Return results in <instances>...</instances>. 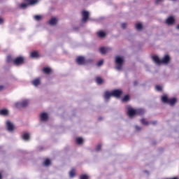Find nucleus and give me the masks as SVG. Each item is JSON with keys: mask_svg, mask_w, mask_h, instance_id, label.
Listing matches in <instances>:
<instances>
[{"mask_svg": "<svg viewBox=\"0 0 179 179\" xmlns=\"http://www.w3.org/2000/svg\"><path fill=\"white\" fill-rule=\"evenodd\" d=\"M152 58L157 65H167L171 61V57L169 55H165L162 59L157 55H154Z\"/></svg>", "mask_w": 179, "mask_h": 179, "instance_id": "obj_1", "label": "nucleus"}, {"mask_svg": "<svg viewBox=\"0 0 179 179\" xmlns=\"http://www.w3.org/2000/svg\"><path fill=\"white\" fill-rule=\"evenodd\" d=\"M92 62H93L92 59H86L83 56H78L76 59L77 65H87L88 64H92Z\"/></svg>", "mask_w": 179, "mask_h": 179, "instance_id": "obj_2", "label": "nucleus"}, {"mask_svg": "<svg viewBox=\"0 0 179 179\" xmlns=\"http://www.w3.org/2000/svg\"><path fill=\"white\" fill-rule=\"evenodd\" d=\"M162 103H165V104H169V106H174L176 103H177V98L173 97L169 99L166 96H163L162 97Z\"/></svg>", "mask_w": 179, "mask_h": 179, "instance_id": "obj_3", "label": "nucleus"}, {"mask_svg": "<svg viewBox=\"0 0 179 179\" xmlns=\"http://www.w3.org/2000/svg\"><path fill=\"white\" fill-rule=\"evenodd\" d=\"M116 66L115 67L117 71H121L124 65V58L117 56L115 57Z\"/></svg>", "mask_w": 179, "mask_h": 179, "instance_id": "obj_4", "label": "nucleus"}, {"mask_svg": "<svg viewBox=\"0 0 179 179\" xmlns=\"http://www.w3.org/2000/svg\"><path fill=\"white\" fill-rule=\"evenodd\" d=\"M24 64V57L22 56L17 57L13 60V65L15 66H20L21 65Z\"/></svg>", "mask_w": 179, "mask_h": 179, "instance_id": "obj_5", "label": "nucleus"}, {"mask_svg": "<svg viewBox=\"0 0 179 179\" xmlns=\"http://www.w3.org/2000/svg\"><path fill=\"white\" fill-rule=\"evenodd\" d=\"M29 100H24L22 102L15 103V107L16 108H24V107L29 106Z\"/></svg>", "mask_w": 179, "mask_h": 179, "instance_id": "obj_6", "label": "nucleus"}, {"mask_svg": "<svg viewBox=\"0 0 179 179\" xmlns=\"http://www.w3.org/2000/svg\"><path fill=\"white\" fill-rule=\"evenodd\" d=\"M89 11L83 10L82 11V22L83 23H86L89 20Z\"/></svg>", "mask_w": 179, "mask_h": 179, "instance_id": "obj_7", "label": "nucleus"}, {"mask_svg": "<svg viewBox=\"0 0 179 179\" xmlns=\"http://www.w3.org/2000/svg\"><path fill=\"white\" fill-rule=\"evenodd\" d=\"M6 126L7 128V130L9 131V132H13L15 131V125L10 121L7 120L6 122Z\"/></svg>", "mask_w": 179, "mask_h": 179, "instance_id": "obj_8", "label": "nucleus"}, {"mask_svg": "<svg viewBox=\"0 0 179 179\" xmlns=\"http://www.w3.org/2000/svg\"><path fill=\"white\" fill-rule=\"evenodd\" d=\"M42 72L45 75H51V73H52V69L50 67H43L42 69Z\"/></svg>", "mask_w": 179, "mask_h": 179, "instance_id": "obj_9", "label": "nucleus"}, {"mask_svg": "<svg viewBox=\"0 0 179 179\" xmlns=\"http://www.w3.org/2000/svg\"><path fill=\"white\" fill-rule=\"evenodd\" d=\"M31 85L37 87V86H40V85H41V80L40 78H35L31 81Z\"/></svg>", "mask_w": 179, "mask_h": 179, "instance_id": "obj_10", "label": "nucleus"}, {"mask_svg": "<svg viewBox=\"0 0 179 179\" xmlns=\"http://www.w3.org/2000/svg\"><path fill=\"white\" fill-rule=\"evenodd\" d=\"M111 97H113V93H110L108 91H106L103 95V99L105 101H108V100H110Z\"/></svg>", "mask_w": 179, "mask_h": 179, "instance_id": "obj_11", "label": "nucleus"}, {"mask_svg": "<svg viewBox=\"0 0 179 179\" xmlns=\"http://www.w3.org/2000/svg\"><path fill=\"white\" fill-rule=\"evenodd\" d=\"M166 23L169 25L174 24L176 23V19L173 16H170L166 19Z\"/></svg>", "mask_w": 179, "mask_h": 179, "instance_id": "obj_12", "label": "nucleus"}, {"mask_svg": "<svg viewBox=\"0 0 179 179\" xmlns=\"http://www.w3.org/2000/svg\"><path fill=\"white\" fill-rule=\"evenodd\" d=\"M127 114L129 117H134V115H136V109L134 110L132 108H129L127 110Z\"/></svg>", "mask_w": 179, "mask_h": 179, "instance_id": "obj_13", "label": "nucleus"}, {"mask_svg": "<svg viewBox=\"0 0 179 179\" xmlns=\"http://www.w3.org/2000/svg\"><path fill=\"white\" fill-rule=\"evenodd\" d=\"M122 94V90H114L112 92V96L113 97H121V95Z\"/></svg>", "mask_w": 179, "mask_h": 179, "instance_id": "obj_14", "label": "nucleus"}, {"mask_svg": "<svg viewBox=\"0 0 179 179\" xmlns=\"http://www.w3.org/2000/svg\"><path fill=\"white\" fill-rule=\"evenodd\" d=\"M31 58H40L41 55L40 53H38V51L34 50L30 54Z\"/></svg>", "mask_w": 179, "mask_h": 179, "instance_id": "obj_15", "label": "nucleus"}, {"mask_svg": "<svg viewBox=\"0 0 179 179\" xmlns=\"http://www.w3.org/2000/svg\"><path fill=\"white\" fill-rule=\"evenodd\" d=\"M41 121H47L48 120V114L47 113H42L40 115Z\"/></svg>", "mask_w": 179, "mask_h": 179, "instance_id": "obj_16", "label": "nucleus"}, {"mask_svg": "<svg viewBox=\"0 0 179 179\" xmlns=\"http://www.w3.org/2000/svg\"><path fill=\"white\" fill-rule=\"evenodd\" d=\"M58 23V20L56 17H52L49 20V24H50L52 26H55Z\"/></svg>", "mask_w": 179, "mask_h": 179, "instance_id": "obj_17", "label": "nucleus"}, {"mask_svg": "<svg viewBox=\"0 0 179 179\" xmlns=\"http://www.w3.org/2000/svg\"><path fill=\"white\" fill-rule=\"evenodd\" d=\"M145 114V109H136V115H143Z\"/></svg>", "mask_w": 179, "mask_h": 179, "instance_id": "obj_18", "label": "nucleus"}, {"mask_svg": "<svg viewBox=\"0 0 179 179\" xmlns=\"http://www.w3.org/2000/svg\"><path fill=\"white\" fill-rule=\"evenodd\" d=\"M0 115H3L6 117V115H9V110L7 109H1L0 110Z\"/></svg>", "mask_w": 179, "mask_h": 179, "instance_id": "obj_19", "label": "nucleus"}, {"mask_svg": "<svg viewBox=\"0 0 179 179\" xmlns=\"http://www.w3.org/2000/svg\"><path fill=\"white\" fill-rule=\"evenodd\" d=\"M95 82L97 83V85H103V82H104V80L101 77L97 76L95 79Z\"/></svg>", "mask_w": 179, "mask_h": 179, "instance_id": "obj_20", "label": "nucleus"}, {"mask_svg": "<svg viewBox=\"0 0 179 179\" xmlns=\"http://www.w3.org/2000/svg\"><path fill=\"white\" fill-rule=\"evenodd\" d=\"M29 5H34V4H29V2L22 3L20 4V9H26Z\"/></svg>", "mask_w": 179, "mask_h": 179, "instance_id": "obj_21", "label": "nucleus"}, {"mask_svg": "<svg viewBox=\"0 0 179 179\" xmlns=\"http://www.w3.org/2000/svg\"><path fill=\"white\" fill-rule=\"evenodd\" d=\"M22 138L24 141H29L30 139V134H29V133H25L22 136Z\"/></svg>", "mask_w": 179, "mask_h": 179, "instance_id": "obj_22", "label": "nucleus"}, {"mask_svg": "<svg viewBox=\"0 0 179 179\" xmlns=\"http://www.w3.org/2000/svg\"><path fill=\"white\" fill-rule=\"evenodd\" d=\"M97 36L100 38H103V37H106V32L103 31H99V32H97Z\"/></svg>", "mask_w": 179, "mask_h": 179, "instance_id": "obj_23", "label": "nucleus"}, {"mask_svg": "<svg viewBox=\"0 0 179 179\" xmlns=\"http://www.w3.org/2000/svg\"><path fill=\"white\" fill-rule=\"evenodd\" d=\"M26 2H29V5H36L38 3V0H24Z\"/></svg>", "mask_w": 179, "mask_h": 179, "instance_id": "obj_24", "label": "nucleus"}, {"mask_svg": "<svg viewBox=\"0 0 179 179\" xmlns=\"http://www.w3.org/2000/svg\"><path fill=\"white\" fill-rule=\"evenodd\" d=\"M129 100H130V97H129V95H128V94L125 95L122 99V101H123L124 103H126L127 101H129Z\"/></svg>", "mask_w": 179, "mask_h": 179, "instance_id": "obj_25", "label": "nucleus"}, {"mask_svg": "<svg viewBox=\"0 0 179 179\" xmlns=\"http://www.w3.org/2000/svg\"><path fill=\"white\" fill-rule=\"evenodd\" d=\"M69 176L71 178H73L75 176H76V172L75 171V169H71L69 172Z\"/></svg>", "mask_w": 179, "mask_h": 179, "instance_id": "obj_26", "label": "nucleus"}, {"mask_svg": "<svg viewBox=\"0 0 179 179\" xmlns=\"http://www.w3.org/2000/svg\"><path fill=\"white\" fill-rule=\"evenodd\" d=\"M99 52H101V54H107V48H104V47H101L99 48Z\"/></svg>", "mask_w": 179, "mask_h": 179, "instance_id": "obj_27", "label": "nucleus"}, {"mask_svg": "<svg viewBox=\"0 0 179 179\" xmlns=\"http://www.w3.org/2000/svg\"><path fill=\"white\" fill-rule=\"evenodd\" d=\"M14 60H15V59H13V57H12V56L9 55L7 57V62L8 64H10V62H12V64H13Z\"/></svg>", "mask_w": 179, "mask_h": 179, "instance_id": "obj_28", "label": "nucleus"}, {"mask_svg": "<svg viewBox=\"0 0 179 179\" xmlns=\"http://www.w3.org/2000/svg\"><path fill=\"white\" fill-rule=\"evenodd\" d=\"M136 29L137 30H142V29H143V26H142V24H141V23H137L136 24Z\"/></svg>", "mask_w": 179, "mask_h": 179, "instance_id": "obj_29", "label": "nucleus"}, {"mask_svg": "<svg viewBox=\"0 0 179 179\" xmlns=\"http://www.w3.org/2000/svg\"><path fill=\"white\" fill-rule=\"evenodd\" d=\"M43 164L44 166H50V164H51V160H50L49 159H45Z\"/></svg>", "mask_w": 179, "mask_h": 179, "instance_id": "obj_30", "label": "nucleus"}, {"mask_svg": "<svg viewBox=\"0 0 179 179\" xmlns=\"http://www.w3.org/2000/svg\"><path fill=\"white\" fill-rule=\"evenodd\" d=\"M76 142L78 145H82V143H83V138L79 137L76 139Z\"/></svg>", "mask_w": 179, "mask_h": 179, "instance_id": "obj_31", "label": "nucleus"}, {"mask_svg": "<svg viewBox=\"0 0 179 179\" xmlns=\"http://www.w3.org/2000/svg\"><path fill=\"white\" fill-rule=\"evenodd\" d=\"M141 122L143 124V125H149V122H148L145 119H141Z\"/></svg>", "mask_w": 179, "mask_h": 179, "instance_id": "obj_32", "label": "nucleus"}, {"mask_svg": "<svg viewBox=\"0 0 179 179\" xmlns=\"http://www.w3.org/2000/svg\"><path fill=\"white\" fill-rule=\"evenodd\" d=\"M34 19L37 22H40V20H41V19H43V17H41V15H35Z\"/></svg>", "mask_w": 179, "mask_h": 179, "instance_id": "obj_33", "label": "nucleus"}, {"mask_svg": "<svg viewBox=\"0 0 179 179\" xmlns=\"http://www.w3.org/2000/svg\"><path fill=\"white\" fill-rule=\"evenodd\" d=\"M80 179H89V176L87 174H83L80 176Z\"/></svg>", "mask_w": 179, "mask_h": 179, "instance_id": "obj_34", "label": "nucleus"}, {"mask_svg": "<svg viewBox=\"0 0 179 179\" xmlns=\"http://www.w3.org/2000/svg\"><path fill=\"white\" fill-rule=\"evenodd\" d=\"M100 150H101V144H99L96 148V152H100Z\"/></svg>", "mask_w": 179, "mask_h": 179, "instance_id": "obj_35", "label": "nucleus"}, {"mask_svg": "<svg viewBox=\"0 0 179 179\" xmlns=\"http://www.w3.org/2000/svg\"><path fill=\"white\" fill-rule=\"evenodd\" d=\"M103 64H104V61L100 60L97 62V66H101V65H103Z\"/></svg>", "mask_w": 179, "mask_h": 179, "instance_id": "obj_36", "label": "nucleus"}, {"mask_svg": "<svg viewBox=\"0 0 179 179\" xmlns=\"http://www.w3.org/2000/svg\"><path fill=\"white\" fill-rule=\"evenodd\" d=\"M155 89L156 90H163V87H162L160 85H156Z\"/></svg>", "mask_w": 179, "mask_h": 179, "instance_id": "obj_37", "label": "nucleus"}, {"mask_svg": "<svg viewBox=\"0 0 179 179\" xmlns=\"http://www.w3.org/2000/svg\"><path fill=\"white\" fill-rule=\"evenodd\" d=\"M164 0H155V4L159 5L161 2H163Z\"/></svg>", "mask_w": 179, "mask_h": 179, "instance_id": "obj_38", "label": "nucleus"}, {"mask_svg": "<svg viewBox=\"0 0 179 179\" xmlns=\"http://www.w3.org/2000/svg\"><path fill=\"white\" fill-rule=\"evenodd\" d=\"M121 27L122 29H127V23H122Z\"/></svg>", "mask_w": 179, "mask_h": 179, "instance_id": "obj_39", "label": "nucleus"}, {"mask_svg": "<svg viewBox=\"0 0 179 179\" xmlns=\"http://www.w3.org/2000/svg\"><path fill=\"white\" fill-rule=\"evenodd\" d=\"M3 22H4L3 18L0 17V24H3Z\"/></svg>", "mask_w": 179, "mask_h": 179, "instance_id": "obj_40", "label": "nucleus"}, {"mask_svg": "<svg viewBox=\"0 0 179 179\" xmlns=\"http://www.w3.org/2000/svg\"><path fill=\"white\" fill-rule=\"evenodd\" d=\"M135 128H136V131H141V127L136 126Z\"/></svg>", "mask_w": 179, "mask_h": 179, "instance_id": "obj_41", "label": "nucleus"}, {"mask_svg": "<svg viewBox=\"0 0 179 179\" xmlns=\"http://www.w3.org/2000/svg\"><path fill=\"white\" fill-rule=\"evenodd\" d=\"M133 85H134V86H138V81H137V80H135V81L133 83Z\"/></svg>", "mask_w": 179, "mask_h": 179, "instance_id": "obj_42", "label": "nucleus"}, {"mask_svg": "<svg viewBox=\"0 0 179 179\" xmlns=\"http://www.w3.org/2000/svg\"><path fill=\"white\" fill-rule=\"evenodd\" d=\"M150 124H152V125H156L157 124V121H152L150 122Z\"/></svg>", "mask_w": 179, "mask_h": 179, "instance_id": "obj_43", "label": "nucleus"}, {"mask_svg": "<svg viewBox=\"0 0 179 179\" xmlns=\"http://www.w3.org/2000/svg\"><path fill=\"white\" fill-rule=\"evenodd\" d=\"M3 90V85H0V90Z\"/></svg>", "mask_w": 179, "mask_h": 179, "instance_id": "obj_44", "label": "nucleus"}, {"mask_svg": "<svg viewBox=\"0 0 179 179\" xmlns=\"http://www.w3.org/2000/svg\"><path fill=\"white\" fill-rule=\"evenodd\" d=\"M176 29H178V30H179V24L177 25Z\"/></svg>", "mask_w": 179, "mask_h": 179, "instance_id": "obj_45", "label": "nucleus"}, {"mask_svg": "<svg viewBox=\"0 0 179 179\" xmlns=\"http://www.w3.org/2000/svg\"><path fill=\"white\" fill-rule=\"evenodd\" d=\"M0 179H2V175L0 173Z\"/></svg>", "mask_w": 179, "mask_h": 179, "instance_id": "obj_46", "label": "nucleus"}, {"mask_svg": "<svg viewBox=\"0 0 179 179\" xmlns=\"http://www.w3.org/2000/svg\"><path fill=\"white\" fill-rule=\"evenodd\" d=\"M115 90H119L115 89Z\"/></svg>", "mask_w": 179, "mask_h": 179, "instance_id": "obj_47", "label": "nucleus"}, {"mask_svg": "<svg viewBox=\"0 0 179 179\" xmlns=\"http://www.w3.org/2000/svg\"><path fill=\"white\" fill-rule=\"evenodd\" d=\"M99 120H101V117H99Z\"/></svg>", "mask_w": 179, "mask_h": 179, "instance_id": "obj_48", "label": "nucleus"}, {"mask_svg": "<svg viewBox=\"0 0 179 179\" xmlns=\"http://www.w3.org/2000/svg\"><path fill=\"white\" fill-rule=\"evenodd\" d=\"M172 1H176V0H172Z\"/></svg>", "mask_w": 179, "mask_h": 179, "instance_id": "obj_49", "label": "nucleus"}]
</instances>
